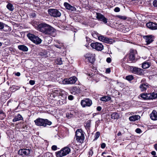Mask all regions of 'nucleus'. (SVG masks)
Returning a JSON list of instances; mask_svg holds the SVG:
<instances>
[{"label":"nucleus","mask_w":157,"mask_h":157,"mask_svg":"<svg viewBox=\"0 0 157 157\" xmlns=\"http://www.w3.org/2000/svg\"><path fill=\"white\" fill-rule=\"evenodd\" d=\"M52 95L54 96H59L61 100L64 101L63 104L66 103L65 100L67 97V95L66 94L65 92L59 89H54L52 91Z\"/></svg>","instance_id":"f03ea898"},{"label":"nucleus","mask_w":157,"mask_h":157,"mask_svg":"<svg viewBox=\"0 0 157 157\" xmlns=\"http://www.w3.org/2000/svg\"><path fill=\"white\" fill-rule=\"evenodd\" d=\"M150 117L152 120H157V112L155 110H153L150 114Z\"/></svg>","instance_id":"aec40b11"},{"label":"nucleus","mask_w":157,"mask_h":157,"mask_svg":"<svg viewBox=\"0 0 157 157\" xmlns=\"http://www.w3.org/2000/svg\"><path fill=\"white\" fill-rule=\"evenodd\" d=\"M64 6L67 10H71V11H75L76 10V8L75 7L71 6L67 2H64Z\"/></svg>","instance_id":"a211bd4d"},{"label":"nucleus","mask_w":157,"mask_h":157,"mask_svg":"<svg viewBox=\"0 0 157 157\" xmlns=\"http://www.w3.org/2000/svg\"><path fill=\"white\" fill-rule=\"evenodd\" d=\"M150 66V65L148 63L144 62L143 63L142 67L144 69H146L149 67Z\"/></svg>","instance_id":"72a5a7b5"},{"label":"nucleus","mask_w":157,"mask_h":157,"mask_svg":"<svg viewBox=\"0 0 157 157\" xmlns=\"http://www.w3.org/2000/svg\"><path fill=\"white\" fill-rule=\"evenodd\" d=\"M63 44H61L60 45H59L58 44H56L55 45V46L56 48H61V47L63 45Z\"/></svg>","instance_id":"09e8293b"},{"label":"nucleus","mask_w":157,"mask_h":157,"mask_svg":"<svg viewBox=\"0 0 157 157\" xmlns=\"http://www.w3.org/2000/svg\"><path fill=\"white\" fill-rule=\"evenodd\" d=\"M117 17L119 19L125 20L127 19V17L125 16L117 15Z\"/></svg>","instance_id":"ea45409f"},{"label":"nucleus","mask_w":157,"mask_h":157,"mask_svg":"<svg viewBox=\"0 0 157 157\" xmlns=\"http://www.w3.org/2000/svg\"><path fill=\"white\" fill-rule=\"evenodd\" d=\"M106 61L107 62H108V63H110L111 61V58L110 57L107 58L106 59Z\"/></svg>","instance_id":"864d4df0"},{"label":"nucleus","mask_w":157,"mask_h":157,"mask_svg":"<svg viewBox=\"0 0 157 157\" xmlns=\"http://www.w3.org/2000/svg\"><path fill=\"white\" fill-rule=\"evenodd\" d=\"M17 76H19L20 75V72H17L15 74Z\"/></svg>","instance_id":"bf43d9fd"},{"label":"nucleus","mask_w":157,"mask_h":157,"mask_svg":"<svg viewBox=\"0 0 157 157\" xmlns=\"http://www.w3.org/2000/svg\"><path fill=\"white\" fill-rule=\"evenodd\" d=\"M70 151L71 150L70 148L66 147L60 151L57 152L56 153L57 157H62L68 154Z\"/></svg>","instance_id":"39448f33"},{"label":"nucleus","mask_w":157,"mask_h":157,"mask_svg":"<svg viewBox=\"0 0 157 157\" xmlns=\"http://www.w3.org/2000/svg\"><path fill=\"white\" fill-rule=\"evenodd\" d=\"M75 142L74 140H73V141H71V144H73V145H74L75 144Z\"/></svg>","instance_id":"69168bd1"},{"label":"nucleus","mask_w":157,"mask_h":157,"mask_svg":"<svg viewBox=\"0 0 157 157\" xmlns=\"http://www.w3.org/2000/svg\"><path fill=\"white\" fill-rule=\"evenodd\" d=\"M149 86L147 83L142 84L140 86V88L142 91H144L146 90L147 88L149 87Z\"/></svg>","instance_id":"412c9836"},{"label":"nucleus","mask_w":157,"mask_h":157,"mask_svg":"<svg viewBox=\"0 0 157 157\" xmlns=\"http://www.w3.org/2000/svg\"><path fill=\"white\" fill-rule=\"evenodd\" d=\"M68 99L70 100H72L73 99V96L72 95H69L68 96Z\"/></svg>","instance_id":"3c124183"},{"label":"nucleus","mask_w":157,"mask_h":157,"mask_svg":"<svg viewBox=\"0 0 157 157\" xmlns=\"http://www.w3.org/2000/svg\"><path fill=\"white\" fill-rule=\"evenodd\" d=\"M121 133L120 132H119L118 133L117 135L118 136H120L121 135Z\"/></svg>","instance_id":"0e129e2a"},{"label":"nucleus","mask_w":157,"mask_h":157,"mask_svg":"<svg viewBox=\"0 0 157 157\" xmlns=\"http://www.w3.org/2000/svg\"><path fill=\"white\" fill-rule=\"evenodd\" d=\"M114 11L116 12H119L120 11V9L118 7H116L114 9Z\"/></svg>","instance_id":"49530a36"},{"label":"nucleus","mask_w":157,"mask_h":157,"mask_svg":"<svg viewBox=\"0 0 157 157\" xmlns=\"http://www.w3.org/2000/svg\"><path fill=\"white\" fill-rule=\"evenodd\" d=\"M56 63L59 65H61L63 63V62L62 60V59L61 58H59L57 59Z\"/></svg>","instance_id":"58836bf2"},{"label":"nucleus","mask_w":157,"mask_h":157,"mask_svg":"<svg viewBox=\"0 0 157 157\" xmlns=\"http://www.w3.org/2000/svg\"><path fill=\"white\" fill-rule=\"evenodd\" d=\"M145 41L147 44H149L154 40L153 38L151 35L146 36Z\"/></svg>","instance_id":"4be33fe9"},{"label":"nucleus","mask_w":157,"mask_h":157,"mask_svg":"<svg viewBox=\"0 0 157 157\" xmlns=\"http://www.w3.org/2000/svg\"><path fill=\"white\" fill-rule=\"evenodd\" d=\"M18 48L19 50L27 52L28 50V48L25 45H23L18 46Z\"/></svg>","instance_id":"393cba45"},{"label":"nucleus","mask_w":157,"mask_h":157,"mask_svg":"<svg viewBox=\"0 0 157 157\" xmlns=\"http://www.w3.org/2000/svg\"><path fill=\"white\" fill-rule=\"evenodd\" d=\"M111 98L109 97L104 96L100 98V100L103 101H107L110 100Z\"/></svg>","instance_id":"cd10ccee"},{"label":"nucleus","mask_w":157,"mask_h":157,"mask_svg":"<svg viewBox=\"0 0 157 157\" xmlns=\"http://www.w3.org/2000/svg\"><path fill=\"white\" fill-rule=\"evenodd\" d=\"M48 13L50 16L55 17H59L61 15V13L56 9H49L48 10Z\"/></svg>","instance_id":"0eeeda50"},{"label":"nucleus","mask_w":157,"mask_h":157,"mask_svg":"<svg viewBox=\"0 0 157 157\" xmlns=\"http://www.w3.org/2000/svg\"><path fill=\"white\" fill-rule=\"evenodd\" d=\"M93 154V152L92 151H91L90 152V155L92 156Z\"/></svg>","instance_id":"e2e57ef3"},{"label":"nucleus","mask_w":157,"mask_h":157,"mask_svg":"<svg viewBox=\"0 0 157 157\" xmlns=\"http://www.w3.org/2000/svg\"><path fill=\"white\" fill-rule=\"evenodd\" d=\"M27 36L30 40L36 44H39L41 43L42 40L41 39L32 34H28Z\"/></svg>","instance_id":"423d86ee"},{"label":"nucleus","mask_w":157,"mask_h":157,"mask_svg":"<svg viewBox=\"0 0 157 157\" xmlns=\"http://www.w3.org/2000/svg\"><path fill=\"white\" fill-rule=\"evenodd\" d=\"M151 154L152 155H156V152L155 151H152L151 152Z\"/></svg>","instance_id":"13d9d810"},{"label":"nucleus","mask_w":157,"mask_h":157,"mask_svg":"<svg viewBox=\"0 0 157 157\" xmlns=\"http://www.w3.org/2000/svg\"><path fill=\"white\" fill-rule=\"evenodd\" d=\"M126 60V58L124 57L123 60H122L121 61V65L124 68H126L128 66L126 65L125 63V61Z\"/></svg>","instance_id":"2f4dec72"},{"label":"nucleus","mask_w":157,"mask_h":157,"mask_svg":"<svg viewBox=\"0 0 157 157\" xmlns=\"http://www.w3.org/2000/svg\"><path fill=\"white\" fill-rule=\"evenodd\" d=\"M140 117L138 115H133L130 117L129 118V120L131 121H135L140 119Z\"/></svg>","instance_id":"5701e85b"},{"label":"nucleus","mask_w":157,"mask_h":157,"mask_svg":"<svg viewBox=\"0 0 157 157\" xmlns=\"http://www.w3.org/2000/svg\"><path fill=\"white\" fill-rule=\"evenodd\" d=\"M137 55V51L135 50L131 49L128 56V62H132L135 59Z\"/></svg>","instance_id":"1a4fd4ad"},{"label":"nucleus","mask_w":157,"mask_h":157,"mask_svg":"<svg viewBox=\"0 0 157 157\" xmlns=\"http://www.w3.org/2000/svg\"><path fill=\"white\" fill-rule=\"evenodd\" d=\"M36 29L39 31L50 36L55 37L56 35L55 29L45 23L39 24Z\"/></svg>","instance_id":"f257e3e1"},{"label":"nucleus","mask_w":157,"mask_h":157,"mask_svg":"<svg viewBox=\"0 0 157 157\" xmlns=\"http://www.w3.org/2000/svg\"><path fill=\"white\" fill-rule=\"evenodd\" d=\"M92 36L94 37H98V40L100 41H101L103 42L104 41V39L105 37L103 36H98L97 34H96L95 33L94 34L93 33V34H92Z\"/></svg>","instance_id":"c85d7f7f"},{"label":"nucleus","mask_w":157,"mask_h":157,"mask_svg":"<svg viewBox=\"0 0 157 157\" xmlns=\"http://www.w3.org/2000/svg\"><path fill=\"white\" fill-rule=\"evenodd\" d=\"M111 118L113 119H118L119 117V115L116 112L112 113L111 115Z\"/></svg>","instance_id":"a878e982"},{"label":"nucleus","mask_w":157,"mask_h":157,"mask_svg":"<svg viewBox=\"0 0 157 157\" xmlns=\"http://www.w3.org/2000/svg\"><path fill=\"white\" fill-rule=\"evenodd\" d=\"M153 5L155 7H157V0H154L153 2Z\"/></svg>","instance_id":"37998d69"},{"label":"nucleus","mask_w":157,"mask_h":157,"mask_svg":"<svg viewBox=\"0 0 157 157\" xmlns=\"http://www.w3.org/2000/svg\"><path fill=\"white\" fill-rule=\"evenodd\" d=\"M3 27V29L4 31L8 32L11 30V28L7 25H6L4 24Z\"/></svg>","instance_id":"7c9ffc66"},{"label":"nucleus","mask_w":157,"mask_h":157,"mask_svg":"<svg viewBox=\"0 0 157 157\" xmlns=\"http://www.w3.org/2000/svg\"><path fill=\"white\" fill-rule=\"evenodd\" d=\"M147 27L149 29L155 30L157 29V24L152 22L147 23L146 24Z\"/></svg>","instance_id":"2eb2a0df"},{"label":"nucleus","mask_w":157,"mask_h":157,"mask_svg":"<svg viewBox=\"0 0 157 157\" xmlns=\"http://www.w3.org/2000/svg\"><path fill=\"white\" fill-rule=\"evenodd\" d=\"M67 116L68 118H70V117L71 116V115H70V113H68V115H67Z\"/></svg>","instance_id":"052dcab7"},{"label":"nucleus","mask_w":157,"mask_h":157,"mask_svg":"<svg viewBox=\"0 0 157 157\" xmlns=\"http://www.w3.org/2000/svg\"><path fill=\"white\" fill-rule=\"evenodd\" d=\"M100 135V133L99 132H97L95 134L94 136H95V140H97L98 138Z\"/></svg>","instance_id":"79ce46f5"},{"label":"nucleus","mask_w":157,"mask_h":157,"mask_svg":"<svg viewBox=\"0 0 157 157\" xmlns=\"http://www.w3.org/2000/svg\"><path fill=\"white\" fill-rule=\"evenodd\" d=\"M20 88L19 86H17L16 85H13L10 87V90H12L13 91H14L16 90H18Z\"/></svg>","instance_id":"473e14b6"},{"label":"nucleus","mask_w":157,"mask_h":157,"mask_svg":"<svg viewBox=\"0 0 157 157\" xmlns=\"http://www.w3.org/2000/svg\"><path fill=\"white\" fill-rule=\"evenodd\" d=\"M154 147L155 150L157 151V144L154 145Z\"/></svg>","instance_id":"680f3d73"},{"label":"nucleus","mask_w":157,"mask_h":157,"mask_svg":"<svg viewBox=\"0 0 157 157\" xmlns=\"http://www.w3.org/2000/svg\"><path fill=\"white\" fill-rule=\"evenodd\" d=\"M97 110L98 111H100L101 109V108L100 106H98L97 108Z\"/></svg>","instance_id":"6e6d98bb"},{"label":"nucleus","mask_w":157,"mask_h":157,"mask_svg":"<svg viewBox=\"0 0 157 157\" xmlns=\"http://www.w3.org/2000/svg\"><path fill=\"white\" fill-rule=\"evenodd\" d=\"M6 8L10 11H13L14 9L13 5L10 3L7 5Z\"/></svg>","instance_id":"c756f323"},{"label":"nucleus","mask_w":157,"mask_h":157,"mask_svg":"<svg viewBox=\"0 0 157 157\" xmlns=\"http://www.w3.org/2000/svg\"><path fill=\"white\" fill-rule=\"evenodd\" d=\"M93 75H94L93 74H89V76H92Z\"/></svg>","instance_id":"338daca9"},{"label":"nucleus","mask_w":157,"mask_h":157,"mask_svg":"<svg viewBox=\"0 0 157 157\" xmlns=\"http://www.w3.org/2000/svg\"><path fill=\"white\" fill-rule=\"evenodd\" d=\"M74 145H73L72 144H69L67 147H68L69 148V147L73 148Z\"/></svg>","instance_id":"4d7b16f0"},{"label":"nucleus","mask_w":157,"mask_h":157,"mask_svg":"<svg viewBox=\"0 0 157 157\" xmlns=\"http://www.w3.org/2000/svg\"><path fill=\"white\" fill-rule=\"evenodd\" d=\"M105 72L107 73H109L110 72V68H107Z\"/></svg>","instance_id":"5fc2aeb1"},{"label":"nucleus","mask_w":157,"mask_h":157,"mask_svg":"<svg viewBox=\"0 0 157 157\" xmlns=\"http://www.w3.org/2000/svg\"><path fill=\"white\" fill-rule=\"evenodd\" d=\"M130 69L134 74L138 75H141L142 74V70L136 67L131 66Z\"/></svg>","instance_id":"f8f14e48"},{"label":"nucleus","mask_w":157,"mask_h":157,"mask_svg":"<svg viewBox=\"0 0 157 157\" xmlns=\"http://www.w3.org/2000/svg\"><path fill=\"white\" fill-rule=\"evenodd\" d=\"M52 150L56 151L57 149V147L56 145H53L52 147Z\"/></svg>","instance_id":"c03bdc74"},{"label":"nucleus","mask_w":157,"mask_h":157,"mask_svg":"<svg viewBox=\"0 0 157 157\" xmlns=\"http://www.w3.org/2000/svg\"><path fill=\"white\" fill-rule=\"evenodd\" d=\"M96 18L99 21H102L105 24H107V19L105 16L100 13H96Z\"/></svg>","instance_id":"ddd939ff"},{"label":"nucleus","mask_w":157,"mask_h":157,"mask_svg":"<svg viewBox=\"0 0 157 157\" xmlns=\"http://www.w3.org/2000/svg\"><path fill=\"white\" fill-rule=\"evenodd\" d=\"M71 91L72 94H75L80 93L81 90L79 86H75L71 88Z\"/></svg>","instance_id":"dca6fc26"},{"label":"nucleus","mask_w":157,"mask_h":157,"mask_svg":"<svg viewBox=\"0 0 157 157\" xmlns=\"http://www.w3.org/2000/svg\"><path fill=\"white\" fill-rule=\"evenodd\" d=\"M106 146V144L105 143H102L101 144V147L102 148H104Z\"/></svg>","instance_id":"603ef678"},{"label":"nucleus","mask_w":157,"mask_h":157,"mask_svg":"<svg viewBox=\"0 0 157 157\" xmlns=\"http://www.w3.org/2000/svg\"><path fill=\"white\" fill-rule=\"evenodd\" d=\"M81 104L83 107H89L92 105V102L90 99L86 98L84 99L81 101Z\"/></svg>","instance_id":"9d476101"},{"label":"nucleus","mask_w":157,"mask_h":157,"mask_svg":"<svg viewBox=\"0 0 157 157\" xmlns=\"http://www.w3.org/2000/svg\"><path fill=\"white\" fill-rule=\"evenodd\" d=\"M34 122L36 125L39 126H43L45 127L48 125H50L52 124V122L47 119H43L40 118H38L34 121Z\"/></svg>","instance_id":"7ed1b4c3"},{"label":"nucleus","mask_w":157,"mask_h":157,"mask_svg":"<svg viewBox=\"0 0 157 157\" xmlns=\"http://www.w3.org/2000/svg\"><path fill=\"white\" fill-rule=\"evenodd\" d=\"M35 83V82L34 81V80H30L29 81V84L30 85H33Z\"/></svg>","instance_id":"8fccbe9b"},{"label":"nucleus","mask_w":157,"mask_h":157,"mask_svg":"<svg viewBox=\"0 0 157 157\" xmlns=\"http://www.w3.org/2000/svg\"><path fill=\"white\" fill-rule=\"evenodd\" d=\"M136 132L138 133H140L141 132V130L139 128L136 129L135 130Z\"/></svg>","instance_id":"a18cd8bd"},{"label":"nucleus","mask_w":157,"mask_h":157,"mask_svg":"<svg viewBox=\"0 0 157 157\" xmlns=\"http://www.w3.org/2000/svg\"><path fill=\"white\" fill-rule=\"evenodd\" d=\"M70 113V115H71L70 118H71L76 115L77 113V110H75L73 111H71Z\"/></svg>","instance_id":"c9c22d12"},{"label":"nucleus","mask_w":157,"mask_h":157,"mask_svg":"<svg viewBox=\"0 0 157 157\" xmlns=\"http://www.w3.org/2000/svg\"><path fill=\"white\" fill-rule=\"evenodd\" d=\"M31 150L29 149H21L19 150L18 154L22 156L27 155L30 153Z\"/></svg>","instance_id":"4468645a"},{"label":"nucleus","mask_w":157,"mask_h":157,"mask_svg":"<svg viewBox=\"0 0 157 157\" xmlns=\"http://www.w3.org/2000/svg\"><path fill=\"white\" fill-rule=\"evenodd\" d=\"M91 121L88 120L84 124V126L85 128L88 132L89 131H90V128L91 126Z\"/></svg>","instance_id":"b1692460"},{"label":"nucleus","mask_w":157,"mask_h":157,"mask_svg":"<svg viewBox=\"0 0 157 157\" xmlns=\"http://www.w3.org/2000/svg\"><path fill=\"white\" fill-rule=\"evenodd\" d=\"M6 117L5 114L2 111H0V120L3 119Z\"/></svg>","instance_id":"e433bc0d"},{"label":"nucleus","mask_w":157,"mask_h":157,"mask_svg":"<svg viewBox=\"0 0 157 157\" xmlns=\"http://www.w3.org/2000/svg\"><path fill=\"white\" fill-rule=\"evenodd\" d=\"M23 118L20 114H18L17 116H16L13 120V122L22 120Z\"/></svg>","instance_id":"bb28decb"},{"label":"nucleus","mask_w":157,"mask_h":157,"mask_svg":"<svg viewBox=\"0 0 157 157\" xmlns=\"http://www.w3.org/2000/svg\"><path fill=\"white\" fill-rule=\"evenodd\" d=\"M126 79L128 81H131L133 79V77L132 75H128L126 76Z\"/></svg>","instance_id":"4c0bfd02"},{"label":"nucleus","mask_w":157,"mask_h":157,"mask_svg":"<svg viewBox=\"0 0 157 157\" xmlns=\"http://www.w3.org/2000/svg\"><path fill=\"white\" fill-rule=\"evenodd\" d=\"M110 40L108 38L105 37L103 42L107 43H109L110 42Z\"/></svg>","instance_id":"a19ab883"},{"label":"nucleus","mask_w":157,"mask_h":157,"mask_svg":"<svg viewBox=\"0 0 157 157\" xmlns=\"http://www.w3.org/2000/svg\"><path fill=\"white\" fill-rule=\"evenodd\" d=\"M76 140L78 142L82 143L85 139L84 132L81 129H78L75 132Z\"/></svg>","instance_id":"20e7f679"},{"label":"nucleus","mask_w":157,"mask_h":157,"mask_svg":"<svg viewBox=\"0 0 157 157\" xmlns=\"http://www.w3.org/2000/svg\"><path fill=\"white\" fill-rule=\"evenodd\" d=\"M0 157H5V155H2L0 156Z\"/></svg>","instance_id":"774afa93"},{"label":"nucleus","mask_w":157,"mask_h":157,"mask_svg":"<svg viewBox=\"0 0 157 157\" xmlns=\"http://www.w3.org/2000/svg\"><path fill=\"white\" fill-rule=\"evenodd\" d=\"M148 100H153L156 99L157 98V93L154 92L148 94Z\"/></svg>","instance_id":"6ab92c4d"},{"label":"nucleus","mask_w":157,"mask_h":157,"mask_svg":"<svg viewBox=\"0 0 157 157\" xmlns=\"http://www.w3.org/2000/svg\"><path fill=\"white\" fill-rule=\"evenodd\" d=\"M91 47L97 51H101L103 49V46L101 44L98 42H94L90 44Z\"/></svg>","instance_id":"9b49d317"},{"label":"nucleus","mask_w":157,"mask_h":157,"mask_svg":"<svg viewBox=\"0 0 157 157\" xmlns=\"http://www.w3.org/2000/svg\"><path fill=\"white\" fill-rule=\"evenodd\" d=\"M148 94L143 93L140 94V97L144 100H148Z\"/></svg>","instance_id":"f704fd0d"},{"label":"nucleus","mask_w":157,"mask_h":157,"mask_svg":"<svg viewBox=\"0 0 157 157\" xmlns=\"http://www.w3.org/2000/svg\"><path fill=\"white\" fill-rule=\"evenodd\" d=\"M77 78L75 76H73L69 78L64 79L62 81L63 84H75L77 80Z\"/></svg>","instance_id":"6e6552de"},{"label":"nucleus","mask_w":157,"mask_h":157,"mask_svg":"<svg viewBox=\"0 0 157 157\" xmlns=\"http://www.w3.org/2000/svg\"><path fill=\"white\" fill-rule=\"evenodd\" d=\"M86 56V58L90 63H93L94 62L95 60L94 54H87Z\"/></svg>","instance_id":"f3484780"},{"label":"nucleus","mask_w":157,"mask_h":157,"mask_svg":"<svg viewBox=\"0 0 157 157\" xmlns=\"http://www.w3.org/2000/svg\"><path fill=\"white\" fill-rule=\"evenodd\" d=\"M4 23L0 22V29H2L3 28Z\"/></svg>","instance_id":"de8ad7c7"}]
</instances>
